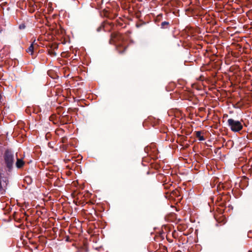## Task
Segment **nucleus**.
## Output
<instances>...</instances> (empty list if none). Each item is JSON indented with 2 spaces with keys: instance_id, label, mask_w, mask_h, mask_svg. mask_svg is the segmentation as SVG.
<instances>
[{
  "instance_id": "obj_1",
  "label": "nucleus",
  "mask_w": 252,
  "mask_h": 252,
  "mask_svg": "<svg viewBox=\"0 0 252 252\" xmlns=\"http://www.w3.org/2000/svg\"><path fill=\"white\" fill-rule=\"evenodd\" d=\"M228 126L233 132H239L243 128V125L238 121H235L233 119H229L227 121Z\"/></svg>"
},
{
  "instance_id": "obj_2",
  "label": "nucleus",
  "mask_w": 252,
  "mask_h": 252,
  "mask_svg": "<svg viewBox=\"0 0 252 252\" xmlns=\"http://www.w3.org/2000/svg\"><path fill=\"white\" fill-rule=\"evenodd\" d=\"M4 159L6 167L11 170L14 161L13 155L9 151H6L4 156Z\"/></svg>"
},
{
  "instance_id": "obj_3",
  "label": "nucleus",
  "mask_w": 252,
  "mask_h": 252,
  "mask_svg": "<svg viewBox=\"0 0 252 252\" xmlns=\"http://www.w3.org/2000/svg\"><path fill=\"white\" fill-rule=\"evenodd\" d=\"M124 38L123 35L119 32H113L111 34V37L110 39V43H114L118 41H123Z\"/></svg>"
},
{
  "instance_id": "obj_4",
  "label": "nucleus",
  "mask_w": 252,
  "mask_h": 252,
  "mask_svg": "<svg viewBox=\"0 0 252 252\" xmlns=\"http://www.w3.org/2000/svg\"><path fill=\"white\" fill-rule=\"evenodd\" d=\"M24 164V162L21 159H17L16 162V167L18 168L22 167Z\"/></svg>"
},
{
  "instance_id": "obj_5",
  "label": "nucleus",
  "mask_w": 252,
  "mask_h": 252,
  "mask_svg": "<svg viewBox=\"0 0 252 252\" xmlns=\"http://www.w3.org/2000/svg\"><path fill=\"white\" fill-rule=\"evenodd\" d=\"M34 44L33 43H32L30 46L27 49V52L28 53H30V54L32 55L33 53V50L34 48Z\"/></svg>"
},
{
  "instance_id": "obj_6",
  "label": "nucleus",
  "mask_w": 252,
  "mask_h": 252,
  "mask_svg": "<svg viewBox=\"0 0 252 252\" xmlns=\"http://www.w3.org/2000/svg\"><path fill=\"white\" fill-rule=\"evenodd\" d=\"M196 136L200 141H203L204 140L203 136L201 135L200 131L196 132Z\"/></svg>"
},
{
  "instance_id": "obj_7",
  "label": "nucleus",
  "mask_w": 252,
  "mask_h": 252,
  "mask_svg": "<svg viewBox=\"0 0 252 252\" xmlns=\"http://www.w3.org/2000/svg\"><path fill=\"white\" fill-rule=\"evenodd\" d=\"M121 46V44H118L117 50L119 54H123L126 51V50L127 48V46H125L124 49L123 50H121L119 48Z\"/></svg>"
},
{
  "instance_id": "obj_8",
  "label": "nucleus",
  "mask_w": 252,
  "mask_h": 252,
  "mask_svg": "<svg viewBox=\"0 0 252 252\" xmlns=\"http://www.w3.org/2000/svg\"><path fill=\"white\" fill-rule=\"evenodd\" d=\"M19 29H20V30H23V29H25V28H26V26H25V24H21V25H19Z\"/></svg>"
},
{
  "instance_id": "obj_9",
  "label": "nucleus",
  "mask_w": 252,
  "mask_h": 252,
  "mask_svg": "<svg viewBox=\"0 0 252 252\" xmlns=\"http://www.w3.org/2000/svg\"><path fill=\"white\" fill-rule=\"evenodd\" d=\"M49 54L50 55L53 56H55L56 55V53H55L54 52H53L52 51H49Z\"/></svg>"
},
{
  "instance_id": "obj_10",
  "label": "nucleus",
  "mask_w": 252,
  "mask_h": 252,
  "mask_svg": "<svg viewBox=\"0 0 252 252\" xmlns=\"http://www.w3.org/2000/svg\"><path fill=\"white\" fill-rule=\"evenodd\" d=\"M168 22H163L161 23V26L164 27L165 25H168Z\"/></svg>"
},
{
  "instance_id": "obj_11",
  "label": "nucleus",
  "mask_w": 252,
  "mask_h": 252,
  "mask_svg": "<svg viewBox=\"0 0 252 252\" xmlns=\"http://www.w3.org/2000/svg\"><path fill=\"white\" fill-rule=\"evenodd\" d=\"M178 192V190H174V191H173L172 193L174 195V194H175L176 195L177 194V192Z\"/></svg>"
}]
</instances>
